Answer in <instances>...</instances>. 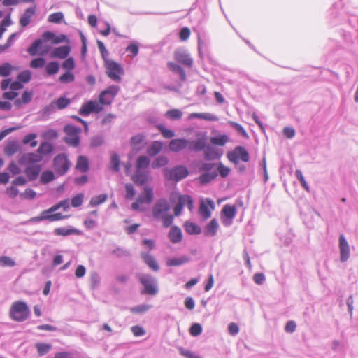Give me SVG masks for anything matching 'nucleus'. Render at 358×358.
I'll return each mask as SVG.
<instances>
[{"label": "nucleus", "mask_w": 358, "mask_h": 358, "mask_svg": "<svg viewBox=\"0 0 358 358\" xmlns=\"http://www.w3.org/2000/svg\"><path fill=\"white\" fill-rule=\"evenodd\" d=\"M150 158H138L135 173L132 176L133 182L139 186L148 182L150 178Z\"/></svg>", "instance_id": "1"}, {"label": "nucleus", "mask_w": 358, "mask_h": 358, "mask_svg": "<svg viewBox=\"0 0 358 358\" xmlns=\"http://www.w3.org/2000/svg\"><path fill=\"white\" fill-rule=\"evenodd\" d=\"M43 158H20L18 164L21 168H24V171L29 180H36L41 170L39 164Z\"/></svg>", "instance_id": "2"}, {"label": "nucleus", "mask_w": 358, "mask_h": 358, "mask_svg": "<svg viewBox=\"0 0 358 358\" xmlns=\"http://www.w3.org/2000/svg\"><path fill=\"white\" fill-rule=\"evenodd\" d=\"M29 315L30 310L27 304L24 301H15L10 306L9 316L14 321L24 322Z\"/></svg>", "instance_id": "3"}, {"label": "nucleus", "mask_w": 358, "mask_h": 358, "mask_svg": "<svg viewBox=\"0 0 358 358\" xmlns=\"http://www.w3.org/2000/svg\"><path fill=\"white\" fill-rule=\"evenodd\" d=\"M189 171L185 166L178 165L173 168L164 169V177L171 181L179 182L189 175Z\"/></svg>", "instance_id": "4"}, {"label": "nucleus", "mask_w": 358, "mask_h": 358, "mask_svg": "<svg viewBox=\"0 0 358 358\" xmlns=\"http://www.w3.org/2000/svg\"><path fill=\"white\" fill-rule=\"evenodd\" d=\"M139 281L144 287L141 294L155 296L158 293L157 280L155 277L148 274H142L139 277Z\"/></svg>", "instance_id": "5"}, {"label": "nucleus", "mask_w": 358, "mask_h": 358, "mask_svg": "<svg viewBox=\"0 0 358 358\" xmlns=\"http://www.w3.org/2000/svg\"><path fill=\"white\" fill-rule=\"evenodd\" d=\"M65 136L64 142L70 146L78 147L80 144V134L81 129L71 124H67L64 127Z\"/></svg>", "instance_id": "6"}, {"label": "nucleus", "mask_w": 358, "mask_h": 358, "mask_svg": "<svg viewBox=\"0 0 358 358\" xmlns=\"http://www.w3.org/2000/svg\"><path fill=\"white\" fill-rule=\"evenodd\" d=\"M105 67L107 76L113 80L120 82L124 70L121 65L111 59H105Z\"/></svg>", "instance_id": "7"}, {"label": "nucleus", "mask_w": 358, "mask_h": 358, "mask_svg": "<svg viewBox=\"0 0 358 358\" xmlns=\"http://www.w3.org/2000/svg\"><path fill=\"white\" fill-rule=\"evenodd\" d=\"M120 91V87L117 85H110L106 90H103L99 96L98 103L103 106H110L116 95Z\"/></svg>", "instance_id": "8"}, {"label": "nucleus", "mask_w": 358, "mask_h": 358, "mask_svg": "<svg viewBox=\"0 0 358 358\" xmlns=\"http://www.w3.org/2000/svg\"><path fill=\"white\" fill-rule=\"evenodd\" d=\"M55 38V34L51 31H45L42 34V39L36 40L32 45L28 48L27 52L31 56L36 55L38 53V50L42 49V44L43 41H51L53 43V38Z\"/></svg>", "instance_id": "9"}, {"label": "nucleus", "mask_w": 358, "mask_h": 358, "mask_svg": "<svg viewBox=\"0 0 358 358\" xmlns=\"http://www.w3.org/2000/svg\"><path fill=\"white\" fill-rule=\"evenodd\" d=\"M103 110V106H101L98 101H89L81 106L79 109V114L83 116H87L92 113H99Z\"/></svg>", "instance_id": "10"}, {"label": "nucleus", "mask_w": 358, "mask_h": 358, "mask_svg": "<svg viewBox=\"0 0 358 358\" xmlns=\"http://www.w3.org/2000/svg\"><path fill=\"white\" fill-rule=\"evenodd\" d=\"M170 210V206L168 201L164 199L158 200L152 208V215L155 219L159 220L164 215H166Z\"/></svg>", "instance_id": "11"}, {"label": "nucleus", "mask_w": 358, "mask_h": 358, "mask_svg": "<svg viewBox=\"0 0 358 358\" xmlns=\"http://www.w3.org/2000/svg\"><path fill=\"white\" fill-rule=\"evenodd\" d=\"M215 209L214 201L210 199L201 200L199 208V213L203 220L210 217L211 212Z\"/></svg>", "instance_id": "12"}, {"label": "nucleus", "mask_w": 358, "mask_h": 358, "mask_svg": "<svg viewBox=\"0 0 358 358\" xmlns=\"http://www.w3.org/2000/svg\"><path fill=\"white\" fill-rule=\"evenodd\" d=\"M222 222L224 226H229L232 223V220L236 216V208L234 206L229 204L225 205L221 212Z\"/></svg>", "instance_id": "13"}, {"label": "nucleus", "mask_w": 358, "mask_h": 358, "mask_svg": "<svg viewBox=\"0 0 358 358\" xmlns=\"http://www.w3.org/2000/svg\"><path fill=\"white\" fill-rule=\"evenodd\" d=\"M146 144V136L143 134L135 135L130 139V146L134 152H138L144 149Z\"/></svg>", "instance_id": "14"}, {"label": "nucleus", "mask_w": 358, "mask_h": 358, "mask_svg": "<svg viewBox=\"0 0 358 358\" xmlns=\"http://www.w3.org/2000/svg\"><path fill=\"white\" fill-rule=\"evenodd\" d=\"M71 165L68 158H54L53 166L57 173L62 176L66 173Z\"/></svg>", "instance_id": "15"}, {"label": "nucleus", "mask_w": 358, "mask_h": 358, "mask_svg": "<svg viewBox=\"0 0 358 358\" xmlns=\"http://www.w3.org/2000/svg\"><path fill=\"white\" fill-rule=\"evenodd\" d=\"M340 257L342 262H346L350 255V246L343 234L339 236Z\"/></svg>", "instance_id": "16"}, {"label": "nucleus", "mask_w": 358, "mask_h": 358, "mask_svg": "<svg viewBox=\"0 0 358 358\" xmlns=\"http://www.w3.org/2000/svg\"><path fill=\"white\" fill-rule=\"evenodd\" d=\"M174 58L176 62L186 66L191 67L193 64V59L185 51L178 49L174 52Z\"/></svg>", "instance_id": "17"}, {"label": "nucleus", "mask_w": 358, "mask_h": 358, "mask_svg": "<svg viewBox=\"0 0 358 358\" xmlns=\"http://www.w3.org/2000/svg\"><path fill=\"white\" fill-rule=\"evenodd\" d=\"M189 141L185 138L173 139L169 144V148L171 151L178 152L186 148H189Z\"/></svg>", "instance_id": "18"}, {"label": "nucleus", "mask_w": 358, "mask_h": 358, "mask_svg": "<svg viewBox=\"0 0 358 358\" xmlns=\"http://www.w3.org/2000/svg\"><path fill=\"white\" fill-rule=\"evenodd\" d=\"M36 13V6L28 8L20 19V24L22 27H26L31 21Z\"/></svg>", "instance_id": "19"}, {"label": "nucleus", "mask_w": 358, "mask_h": 358, "mask_svg": "<svg viewBox=\"0 0 358 358\" xmlns=\"http://www.w3.org/2000/svg\"><path fill=\"white\" fill-rule=\"evenodd\" d=\"M219 229V224L217 220L214 218L210 220L209 223L206 224L204 228L203 234L206 237H213L217 234Z\"/></svg>", "instance_id": "20"}, {"label": "nucleus", "mask_w": 358, "mask_h": 358, "mask_svg": "<svg viewBox=\"0 0 358 358\" xmlns=\"http://www.w3.org/2000/svg\"><path fill=\"white\" fill-rule=\"evenodd\" d=\"M153 189L151 187L145 186L144 187V192L138 196L137 201L141 203H151L153 201Z\"/></svg>", "instance_id": "21"}, {"label": "nucleus", "mask_w": 358, "mask_h": 358, "mask_svg": "<svg viewBox=\"0 0 358 358\" xmlns=\"http://www.w3.org/2000/svg\"><path fill=\"white\" fill-rule=\"evenodd\" d=\"M70 52L69 45H63L55 48L50 53L51 58L65 59Z\"/></svg>", "instance_id": "22"}, {"label": "nucleus", "mask_w": 358, "mask_h": 358, "mask_svg": "<svg viewBox=\"0 0 358 358\" xmlns=\"http://www.w3.org/2000/svg\"><path fill=\"white\" fill-rule=\"evenodd\" d=\"M141 257L145 262V263L153 271H157L159 269V266L155 260V259L150 255L148 252H142Z\"/></svg>", "instance_id": "23"}, {"label": "nucleus", "mask_w": 358, "mask_h": 358, "mask_svg": "<svg viewBox=\"0 0 358 358\" xmlns=\"http://www.w3.org/2000/svg\"><path fill=\"white\" fill-rule=\"evenodd\" d=\"M200 173H210L218 176V169L217 164L212 162L203 163L199 167Z\"/></svg>", "instance_id": "24"}, {"label": "nucleus", "mask_w": 358, "mask_h": 358, "mask_svg": "<svg viewBox=\"0 0 358 358\" xmlns=\"http://www.w3.org/2000/svg\"><path fill=\"white\" fill-rule=\"evenodd\" d=\"M10 87V90L16 92L23 87L22 84L20 81L11 82L10 79H4L2 80L1 83V88L2 90H6L8 87Z\"/></svg>", "instance_id": "25"}, {"label": "nucleus", "mask_w": 358, "mask_h": 358, "mask_svg": "<svg viewBox=\"0 0 358 358\" xmlns=\"http://www.w3.org/2000/svg\"><path fill=\"white\" fill-rule=\"evenodd\" d=\"M163 143L160 141L152 142L147 148V152L150 156L158 155L163 149Z\"/></svg>", "instance_id": "26"}, {"label": "nucleus", "mask_w": 358, "mask_h": 358, "mask_svg": "<svg viewBox=\"0 0 358 358\" xmlns=\"http://www.w3.org/2000/svg\"><path fill=\"white\" fill-rule=\"evenodd\" d=\"M169 238L173 243H177L181 241L182 234L181 229L178 227H172L169 234Z\"/></svg>", "instance_id": "27"}, {"label": "nucleus", "mask_w": 358, "mask_h": 358, "mask_svg": "<svg viewBox=\"0 0 358 358\" xmlns=\"http://www.w3.org/2000/svg\"><path fill=\"white\" fill-rule=\"evenodd\" d=\"M198 118L207 121H217V117L213 114L208 113H192L189 115V119Z\"/></svg>", "instance_id": "28"}, {"label": "nucleus", "mask_w": 358, "mask_h": 358, "mask_svg": "<svg viewBox=\"0 0 358 358\" xmlns=\"http://www.w3.org/2000/svg\"><path fill=\"white\" fill-rule=\"evenodd\" d=\"M206 137L204 135H201L196 141H189V148L194 150H202L206 147Z\"/></svg>", "instance_id": "29"}, {"label": "nucleus", "mask_w": 358, "mask_h": 358, "mask_svg": "<svg viewBox=\"0 0 358 358\" xmlns=\"http://www.w3.org/2000/svg\"><path fill=\"white\" fill-rule=\"evenodd\" d=\"M184 227L186 232L189 234L197 235L201 233V227L194 222L187 221L184 224Z\"/></svg>", "instance_id": "30"}, {"label": "nucleus", "mask_w": 358, "mask_h": 358, "mask_svg": "<svg viewBox=\"0 0 358 358\" xmlns=\"http://www.w3.org/2000/svg\"><path fill=\"white\" fill-rule=\"evenodd\" d=\"M54 234L57 236H66L71 234H80V231L72 228V229H67L64 227H59L56 228L54 230Z\"/></svg>", "instance_id": "31"}, {"label": "nucleus", "mask_w": 358, "mask_h": 358, "mask_svg": "<svg viewBox=\"0 0 358 358\" xmlns=\"http://www.w3.org/2000/svg\"><path fill=\"white\" fill-rule=\"evenodd\" d=\"M20 148V146L16 141H10L4 148V153L8 156H10L16 153Z\"/></svg>", "instance_id": "32"}, {"label": "nucleus", "mask_w": 358, "mask_h": 358, "mask_svg": "<svg viewBox=\"0 0 358 358\" xmlns=\"http://www.w3.org/2000/svg\"><path fill=\"white\" fill-rule=\"evenodd\" d=\"M32 92L25 91L22 94L20 99H16L14 102V104L16 107L20 108L22 104L28 103L31 101L32 99Z\"/></svg>", "instance_id": "33"}, {"label": "nucleus", "mask_w": 358, "mask_h": 358, "mask_svg": "<svg viewBox=\"0 0 358 358\" xmlns=\"http://www.w3.org/2000/svg\"><path fill=\"white\" fill-rule=\"evenodd\" d=\"M217 176L213 174L201 173V175L196 178V180L201 185H207L214 180Z\"/></svg>", "instance_id": "34"}, {"label": "nucleus", "mask_w": 358, "mask_h": 358, "mask_svg": "<svg viewBox=\"0 0 358 358\" xmlns=\"http://www.w3.org/2000/svg\"><path fill=\"white\" fill-rule=\"evenodd\" d=\"M53 150V145L49 142H43L39 145L37 152L41 155H50Z\"/></svg>", "instance_id": "35"}, {"label": "nucleus", "mask_w": 358, "mask_h": 358, "mask_svg": "<svg viewBox=\"0 0 358 358\" xmlns=\"http://www.w3.org/2000/svg\"><path fill=\"white\" fill-rule=\"evenodd\" d=\"M189 261V258L182 256L178 258H172L167 260L166 264L169 266H178L182 265Z\"/></svg>", "instance_id": "36"}, {"label": "nucleus", "mask_w": 358, "mask_h": 358, "mask_svg": "<svg viewBox=\"0 0 358 358\" xmlns=\"http://www.w3.org/2000/svg\"><path fill=\"white\" fill-rule=\"evenodd\" d=\"M61 208H62L64 209V210H67L69 209V204L68 199H64V200L59 201V203L52 206V207L47 209L46 210H47L48 213H52Z\"/></svg>", "instance_id": "37"}, {"label": "nucleus", "mask_w": 358, "mask_h": 358, "mask_svg": "<svg viewBox=\"0 0 358 358\" xmlns=\"http://www.w3.org/2000/svg\"><path fill=\"white\" fill-rule=\"evenodd\" d=\"M89 162L87 158H78L76 169L82 173H85L89 170Z\"/></svg>", "instance_id": "38"}, {"label": "nucleus", "mask_w": 358, "mask_h": 358, "mask_svg": "<svg viewBox=\"0 0 358 358\" xmlns=\"http://www.w3.org/2000/svg\"><path fill=\"white\" fill-rule=\"evenodd\" d=\"M108 199V195L106 194H101L98 196H93L90 201V205L91 206H96L103 203H104Z\"/></svg>", "instance_id": "39"}, {"label": "nucleus", "mask_w": 358, "mask_h": 358, "mask_svg": "<svg viewBox=\"0 0 358 358\" xmlns=\"http://www.w3.org/2000/svg\"><path fill=\"white\" fill-rule=\"evenodd\" d=\"M59 63L55 61L49 62L45 66V71H46L47 74L49 76L56 74L59 71Z\"/></svg>", "instance_id": "40"}, {"label": "nucleus", "mask_w": 358, "mask_h": 358, "mask_svg": "<svg viewBox=\"0 0 358 358\" xmlns=\"http://www.w3.org/2000/svg\"><path fill=\"white\" fill-rule=\"evenodd\" d=\"M229 141L227 135H219L210 138V143L215 145L223 146Z\"/></svg>", "instance_id": "41"}, {"label": "nucleus", "mask_w": 358, "mask_h": 358, "mask_svg": "<svg viewBox=\"0 0 358 358\" xmlns=\"http://www.w3.org/2000/svg\"><path fill=\"white\" fill-rule=\"evenodd\" d=\"M36 348L39 355L43 356L50 350L52 345L50 343H38L36 344Z\"/></svg>", "instance_id": "42"}, {"label": "nucleus", "mask_w": 358, "mask_h": 358, "mask_svg": "<svg viewBox=\"0 0 358 358\" xmlns=\"http://www.w3.org/2000/svg\"><path fill=\"white\" fill-rule=\"evenodd\" d=\"M36 134H29L24 137L22 143L24 145L30 144L31 148H35L38 145V142L36 141Z\"/></svg>", "instance_id": "43"}, {"label": "nucleus", "mask_w": 358, "mask_h": 358, "mask_svg": "<svg viewBox=\"0 0 358 358\" xmlns=\"http://www.w3.org/2000/svg\"><path fill=\"white\" fill-rule=\"evenodd\" d=\"M101 278L99 274L93 271L90 274V286L92 289H96L100 285Z\"/></svg>", "instance_id": "44"}, {"label": "nucleus", "mask_w": 358, "mask_h": 358, "mask_svg": "<svg viewBox=\"0 0 358 358\" xmlns=\"http://www.w3.org/2000/svg\"><path fill=\"white\" fill-rule=\"evenodd\" d=\"M126 51L129 53L128 57H134L138 54L139 46L136 43H131L127 45Z\"/></svg>", "instance_id": "45"}, {"label": "nucleus", "mask_w": 358, "mask_h": 358, "mask_svg": "<svg viewBox=\"0 0 358 358\" xmlns=\"http://www.w3.org/2000/svg\"><path fill=\"white\" fill-rule=\"evenodd\" d=\"M166 116L171 120H180L182 117V113L179 109H172L166 113Z\"/></svg>", "instance_id": "46"}, {"label": "nucleus", "mask_w": 358, "mask_h": 358, "mask_svg": "<svg viewBox=\"0 0 358 358\" xmlns=\"http://www.w3.org/2000/svg\"><path fill=\"white\" fill-rule=\"evenodd\" d=\"M110 253L118 258L129 257L131 255L127 250L120 247H117L115 249L113 250Z\"/></svg>", "instance_id": "47"}, {"label": "nucleus", "mask_w": 358, "mask_h": 358, "mask_svg": "<svg viewBox=\"0 0 358 358\" xmlns=\"http://www.w3.org/2000/svg\"><path fill=\"white\" fill-rule=\"evenodd\" d=\"M15 266V261L8 256H0V266L13 267Z\"/></svg>", "instance_id": "48"}, {"label": "nucleus", "mask_w": 358, "mask_h": 358, "mask_svg": "<svg viewBox=\"0 0 358 358\" xmlns=\"http://www.w3.org/2000/svg\"><path fill=\"white\" fill-rule=\"evenodd\" d=\"M63 19H64L63 13L61 12H57V13L50 14L48 16V22H50L51 23L59 24L62 21Z\"/></svg>", "instance_id": "49"}, {"label": "nucleus", "mask_w": 358, "mask_h": 358, "mask_svg": "<svg viewBox=\"0 0 358 358\" xmlns=\"http://www.w3.org/2000/svg\"><path fill=\"white\" fill-rule=\"evenodd\" d=\"M55 179V176L52 171H45L41 176V182L43 184H47Z\"/></svg>", "instance_id": "50"}, {"label": "nucleus", "mask_w": 358, "mask_h": 358, "mask_svg": "<svg viewBox=\"0 0 358 358\" xmlns=\"http://www.w3.org/2000/svg\"><path fill=\"white\" fill-rule=\"evenodd\" d=\"M75 76L71 71H66L59 76V80L62 83H69L74 80Z\"/></svg>", "instance_id": "51"}, {"label": "nucleus", "mask_w": 358, "mask_h": 358, "mask_svg": "<svg viewBox=\"0 0 358 358\" xmlns=\"http://www.w3.org/2000/svg\"><path fill=\"white\" fill-rule=\"evenodd\" d=\"M152 308L151 305L141 304L131 308V311L133 313L143 314L147 312Z\"/></svg>", "instance_id": "52"}, {"label": "nucleus", "mask_w": 358, "mask_h": 358, "mask_svg": "<svg viewBox=\"0 0 358 358\" xmlns=\"http://www.w3.org/2000/svg\"><path fill=\"white\" fill-rule=\"evenodd\" d=\"M295 175H296V177L297 178V179L299 180L302 187L304 189H306L308 192H310V187H309L308 183L306 182L305 178H304V177L303 176V173H302L301 171L297 169L295 171Z\"/></svg>", "instance_id": "53"}, {"label": "nucleus", "mask_w": 358, "mask_h": 358, "mask_svg": "<svg viewBox=\"0 0 358 358\" xmlns=\"http://www.w3.org/2000/svg\"><path fill=\"white\" fill-rule=\"evenodd\" d=\"M157 129L160 131L162 136L166 138H173L175 136V133L173 131L166 128L162 124H159L157 126Z\"/></svg>", "instance_id": "54"}, {"label": "nucleus", "mask_w": 358, "mask_h": 358, "mask_svg": "<svg viewBox=\"0 0 358 358\" xmlns=\"http://www.w3.org/2000/svg\"><path fill=\"white\" fill-rule=\"evenodd\" d=\"M84 194L83 193H80L76 194L71 199V206L74 208L80 207L83 202Z\"/></svg>", "instance_id": "55"}, {"label": "nucleus", "mask_w": 358, "mask_h": 358, "mask_svg": "<svg viewBox=\"0 0 358 358\" xmlns=\"http://www.w3.org/2000/svg\"><path fill=\"white\" fill-rule=\"evenodd\" d=\"M62 67L64 69L67 70V71H70L75 68V62L72 57L67 58L64 60L62 64Z\"/></svg>", "instance_id": "56"}, {"label": "nucleus", "mask_w": 358, "mask_h": 358, "mask_svg": "<svg viewBox=\"0 0 358 358\" xmlns=\"http://www.w3.org/2000/svg\"><path fill=\"white\" fill-rule=\"evenodd\" d=\"M42 137L45 140L56 139L58 134L55 129H48L43 133Z\"/></svg>", "instance_id": "57"}, {"label": "nucleus", "mask_w": 358, "mask_h": 358, "mask_svg": "<svg viewBox=\"0 0 358 358\" xmlns=\"http://www.w3.org/2000/svg\"><path fill=\"white\" fill-rule=\"evenodd\" d=\"M45 64V59L42 57H38L34 59L30 63V67L32 69H38L44 66Z\"/></svg>", "instance_id": "58"}, {"label": "nucleus", "mask_w": 358, "mask_h": 358, "mask_svg": "<svg viewBox=\"0 0 358 358\" xmlns=\"http://www.w3.org/2000/svg\"><path fill=\"white\" fill-rule=\"evenodd\" d=\"M180 201H182L183 206L187 205L188 208L191 210L193 208L194 203L192 198L189 195H182L179 196Z\"/></svg>", "instance_id": "59"}, {"label": "nucleus", "mask_w": 358, "mask_h": 358, "mask_svg": "<svg viewBox=\"0 0 358 358\" xmlns=\"http://www.w3.org/2000/svg\"><path fill=\"white\" fill-rule=\"evenodd\" d=\"M126 195L125 197L127 199H132L134 196L136 194V191L132 184L127 183L125 185Z\"/></svg>", "instance_id": "60"}, {"label": "nucleus", "mask_w": 358, "mask_h": 358, "mask_svg": "<svg viewBox=\"0 0 358 358\" xmlns=\"http://www.w3.org/2000/svg\"><path fill=\"white\" fill-rule=\"evenodd\" d=\"M12 70V66L8 63H5L0 66V76H8L10 75Z\"/></svg>", "instance_id": "61"}, {"label": "nucleus", "mask_w": 358, "mask_h": 358, "mask_svg": "<svg viewBox=\"0 0 358 358\" xmlns=\"http://www.w3.org/2000/svg\"><path fill=\"white\" fill-rule=\"evenodd\" d=\"M70 103V99L65 97H59L55 102L58 109L65 108Z\"/></svg>", "instance_id": "62"}, {"label": "nucleus", "mask_w": 358, "mask_h": 358, "mask_svg": "<svg viewBox=\"0 0 358 358\" xmlns=\"http://www.w3.org/2000/svg\"><path fill=\"white\" fill-rule=\"evenodd\" d=\"M202 332V327L199 323H194L192 325L189 329V333L194 336L200 335Z\"/></svg>", "instance_id": "63"}, {"label": "nucleus", "mask_w": 358, "mask_h": 358, "mask_svg": "<svg viewBox=\"0 0 358 358\" xmlns=\"http://www.w3.org/2000/svg\"><path fill=\"white\" fill-rule=\"evenodd\" d=\"M178 350L180 354L187 358H201V357L194 355L191 350H185L182 347L179 348Z\"/></svg>", "instance_id": "64"}]
</instances>
